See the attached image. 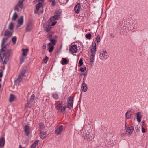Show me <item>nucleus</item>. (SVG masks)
Segmentation results:
<instances>
[{
	"mask_svg": "<svg viewBox=\"0 0 148 148\" xmlns=\"http://www.w3.org/2000/svg\"><path fill=\"white\" fill-rule=\"evenodd\" d=\"M136 115L137 119L138 121V122H140L142 117L140 112H137L136 114Z\"/></svg>",
	"mask_w": 148,
	"mask_h": 148,
	"instance_id": "4be33fe9",
	"label": "nucleus"
},
{
	"mask_svg": "<svg viewBox=\"0 0 148 148\" xmlns=\"http://www.w3.org/2000/svg\"><path fill=\"white\" fill-rule=\"evenodd\" d=\"M33 27V22L32 20H29L28 22V31L31 30Z\"/></svg>",
	"mask_w": 148,
	"mask_h": 148,
	"instance_id": "aec40b11",
	"label": "nucleus"
},
{
	"mask_svg": "<svg viewBox=\"0 0 148 148\" xmlns=\"http://www.w3.org/2000/svg\"><path fill=\"white\" fill-rule=\"evenodd\" d=\"M110 36L112 38H114L115 37V35L112 33H111Z\"/></svg>",
	"mask_w": 148,
	"mask_h": 148,
	"instance_id": "8fccbe9b",
	"label": "nucleus"
},
{
	"mask_svg": "<svg viewBox=\"0 0 148 148\" xmlns=\"http://www.w3.org/2000/svg\"><path fill=\"white\" fill-rule=\"evenodd\" d=\"M19 148H22V146L21 145L19 146Z\"/></svg>",
	"mask_w": 148,
	"mask_h": 148,
	"instance_id": "13d9d810",
	"label": "nucleus"
},
{
	"mask_svg": "<svg viewBox=\"0 0 148 148\" xmlns=\"http://www.w3.org/2000/svg\"><path fill=\"white\" fill-rule=\"evenodd\" d=\"M25 108H27L28 107L27 105H25Z\"/></svg>",
	"mask_w": 148,
	"mask_h": 148,
	"instance_id": "bf43d9fd",
	"label": "nucleus"
},
{
	"mask_svg": "<svg viewBox=\"0 0 148 148\" xmlns=\"http://www.w3.org/2000/svg\"><path fill=\"white\" fill-rule=\"evenodd\" d=\"M63 130V127L62 125L59 126L56 130V133L57 135L59 134Z\"/></svg>",
	"mask_w": 148,
	"mask_h": 148,
	"instance_id": "2eb2a0df",
	"label": "nucleus"
},
{
	"mask_svg": "<svg viewBox=\"0 0 148 148\" xmlns=\"http://www.w3.org/2000/svg\"><path fill=\"white\" fill-rule=\"evenodd\" d=\"M18 17V16L16 12H15L12 16V20L14 21H16Z\"/></svg>",
	"mask_w": 148,
	"mask_h": 148,
	"instance_id": "c85d7f7f",
	"label": "nucleus"
},
{
	"mask_svg": "<svg viewBox=\"0 0 148 148\" xmlns=\"http://www.w3.org/2000/svg\"><path fill=\"white\" fill-rule=\"evenodd\" d=\"M52 97L55 99H57L58 98V95L56 93H53L52 95Z\"/></svg>",
	"mask_w": 148,
	"mask_h": 148,
	"instance_id": "a19ab883",
	"label": "nucleus"
},
{
	"mask_svg": "<svg viewBox=\"0 0 148 148\" xmlns=\"http://www.w3.org/2000/svg\"><path fill=\"white\" fill-rule=\"evenodd\" d=\"M1 81V79H0V82Z\"/></svg>",
	"mask_w": 148,
	"mask_h": 148,
	"instance_id": "680f3d73",
	"label": "nucleus"
},
{
	"mask_svg": "<svg viewBox=\"0 0 148 148\" xmlns=\"http://www.w3.org/2000/svg\"><path fill=\"white\" fill-rule=\"evenodd\" d=\"M109 57V54L108 51L106 50H103L100 51L99 55L100 58L102 60H106Z\"/></svg>",
	"mask_w": 148,
	"mask_h": 148,
	"instance_id": "423d86ee",
	"label": "nucleus"
},
{
	"mask_svg": "<svg viewBox=\"0 0 148 148\" xmlns=\"http://www.w3.org/2000/svg\"><path fill=\"white\" fill-rule=\"evenodd\" d=\"M81 5L79 3H77L74 8V10L77 13L79 12L80 10Z\"/></svg>",
	"mask_w": 148,
	"mask_h": 148,
	"instance_id": "dca6fc26",
	"label": "nucleus"
},
{
	"mask_svg": "<svg viewBox=\"0 0 148 148\" xmlns=\"http://www.w3.org/2000/svg\"><path fill=\"white\" fill-rule=\"evenodd\" d=\"M135 128L136 130H137L138 129V126H136L135 127Z\"/></svg>",
	"mask_w": 148,
	"mask_h": 148,
	"instance_id": "6e6d98bb",
	"label": "nucleus"
},
{
	"mask_svg": "<svg viewBox=\"0 0 148 148\" xmlns=\"http://www.w3.org/2000/svg\"><path fill=\"white\" fill-rule=\"evenodd\" d=\"M38 143L39 140H36L31 145V148H36V146L38 144Z\"/></svg>",
	"mask_w": 148,
	"mask_h": 148,
	"instance_id": "bb28decb",
	"label": "nucleus"
},
{
	"mask_svg": "<svg viewBox=\"0 0 148 148\" xmlns=\"http://www.w3.org/2000/svg\"><path fill=\"white\" fill-rule=\"evenodd\" d=\"M35 95L34 94L32 95H31V96L30 97V101L31 102L33 101L35 99Z\"/></svg>",
	"mask_w": 148,
	"mask_h": 148,
	"instance_id": "c03bdc74",
	"label": "nucleus"
},
{
	"mask_svg": "<svg viewBox=\"0 0 148 148\" xmlns=\"http://www.w3.org/2000/svg\"><path fill=\"white\" fill-rule=\"evenodd\" d=\"M67 108V106H64L61 109V111L62 112L63 114H64L65 113V109Z\"/></svg>",
	"mask_w": 148,
	"mask_h": 148,
	"instance_id": "e433bc0d",
	"label": "nucleus"
},
{
	"mask_svg": "<svg viewBox=\"0 0 148 148\" xmlns=\"http://www.w3.org/2000/svg\"><path fill=\"white\" fill-rule=\"evenodd\" d=\"M132 25L130 26V29L132 30H133L136 29L135 26L136 25V23L135 21H133L132 22Z\"/></svg>",
	"mask_w": 148,
	"mask_h": 148,
	"instance_id": "cd10ccee",
	"label": "nucleus"
},
{
	"mask_svg": "<svg viewBox=\"0 0 148 148\" xmlns=\"http://www.w3.org/2000/svg\"><path fill=\"white\" fill-rule=\"evenodd\" d=\"M120 136L121 137H123L125 135V131L124 130H121L120 131Z\"/></svg>",
	"mask_w": 148,
	"mask_h": 148,
	"instance_id": "f704fd0d",
	"label": "nucleus"
},
{
	"mask_svg": "<svg viewBox=\"0 0 148 148\" xmlns=\"http://www.w3.org/2000/svg\"><path fill=\"white\" fill-rule=\"evenodd\" d=\"M50 2H52V6H54L56 4V2L55 0H49Z\"/></svg>",
	"mask_w": 148,
	"mask_h": 148,
	"instance_id": "49530a36",
	"label": "nucleus"
},
{
	"mask_svg": "<svg viewBox=\"0 0 148 148\" xmlns=\"http://www.w3.org/2000/svg\"><path fill=\"white\" fill-rule=\"evenodd\" d=\"M91 37V34L90 33L86 34L85 35V37L88 39H90Z\"/></svg>",
	"mask_w": 148,
	"mask_h": 148,
	"instance_id": "58836bf2",
	"label": "nucleus"
},
{
	"mask_svg": "<svg viewBox=\"0 0 148 148\" xmlns=\"http://www.w3.org/2000/svg\"><path fill=\"white\" fill-rule=\"evenodd\" d=\"M28 51V49H23L22 50V54L20 58V63L22 64L24 61L25 59L26 58V53Z\"/></svg>",
	"mask_w": 148,
	"mask_h": 148,
	"instance_id": "6e6552de",
	"label": "nucleus"
},
{
	"mask_svg": "<svg viewBox=\"0 0 148 148\" xmlns=\"http://www.w3.org/2000/svg\"><path fill=\"white\" fill-rule=\"evenodd\" d=\"M83 136L84 140L88 141L92 140L93 139L92 136L88 131L84 132Z\"/></svg>",
	"mask_w": 148,
	"mask_h": 148,
	"instance_id": "0eeeda50",
	"label": "nucleus"
},
{
	"mask_svg": "<svg viewBox=\"0 0 148 148\" xmlns=\"http://www.w3.org/2000/svg\"><path fill=\"white\" fill-rule=\"evenodd\" d=\"M3 74L2 72H0V77H2Z\"/></svg>",
	"mask_w": 148,
	"mask_h": 148,
	"instance_id": "5fc2aeb1",
	"label": "nucleus"
},
{
	"mask_svg": "<svg viewBox=\"0 0 148 148\" xmlns=\"http://www.w3.org/2000/svg\"><path fill=\"white\" fill-rule=\"evenodd\" d=\"M49 47V52H52L54 49V47L53 45H52L51 43H49L47 45Z\"/></svg>",
	"mask_w": 148,
	"mask_h": 148,
	"instance_id": "a878e982",
	"label": "nucleus"
},
{
	"mask_svg": "<svg viewBox=\"0 0 148 148\" xmlns=\"http://www.w3.org/2000/svg\"><path fill=\"white\" fill-rule=\"evenodd\" d=\"M46 45H43V46H42V49H45L46 48Z\"/></svg>",
	"mask_w": 148,
	"mask_h": 148,
	"instance_id": "603ef678",
	"label": "nucleus"
},
{
	"mask_svg": "<svg viewBox=\"0 0 148 148\" xmlns=\"http://www.w3.org/2000/svg\"><path fill=\"white\" fill-rule=\"evenodd\" d=\"M23 16H21L18 20L17 25L16 26V28L19 27L23 24Z\"/></svg>",
	"mask_w": 148,
	"mask_h": 148,
	"instance_id": "f8f14e48",
	"label": "nucleus"
},
{
	"mask_svg": "<svg viewBox=\"0 0 148 148\" xmlns=\"http://www.w3.org/2000/svg\"><path fill=\"white\" fill-rule=\"evenodd\" d=\"M62 103H60L59 104H58L56 107V109L58 110H60L61 111V109H62Z\"/></svg>",
	"mask_w": 148,
	"mask_h": 148,
	"instance_id": "473e14b6",
	"label": "nucleus"
},
{
	"mask_svg": "<svg viewBox=\"0 0 148 148\" xmlns=\"http://www.w3.org/2000/svg\"><path fill=\"white\" fill-rule=\"evenodd\" d=\"M77 50V47L75 45H74L71 46L69 50L73 53H76Z\"/></svg>",
	"mask_w": 148,
	"mask_h": 148,
	"instance_id": "ddd939ff",
	"label": "nucleus"
},
{
	"mask_svg": "<svg viewBox=\"0 0 148 148\" xmlns=\"http://www.w3.org/2000/svg\"><path fill=\"white\" fill-rule=\"evenodd\" d=\"M132 112L131 110H128L125 114L126 117L127 119H130L132 117Z\"/></svg>",
	"mask_w": 148,
	"mask_h": 148,
	"instance_id": "a211bd4d",
	"label": "nucleus"
},
{
	"mask_svg": "<svg viewBox=\"0 0 148 148\" xmlns=\"http://www.w3.org/2000/svg\"><path fill=\"white\" fill-rule=\"evenodd\" d=\"M3 46H1L2 49L0 51V55L1 56H3L4 57L3 64H6L9 60L10 57L12 54V53L10 49H7L5 47Z\"/></svg>",
	"mask_w": 148,
	"mask_h": 148,
	"instance_id": "f257e3e1",
	"label": "nucleus"
},
{
	"mask_svg": "<svg viewBox=\"0 0 148 148\" xmlns=\"http://www.w3.org/2000/svg\"><path fill=\"white\" fill-rule=\"evenodd\" d=\"M43 27L46 32L49 31L51 28L50 23L49 22L45 23L43 24Z\"/></svg>",
	"mask_w": 148,
	"mask_h": 148,
	"instance_id": "9b49d317",
	"label": "nucleus"
},
{
	"mask_svg": "<svg viewBox=\"0 0 148 148\" xmlns=\"http://www.w3.org/2000/svg\"><path fill=\"white\" fill-rule=\"evenodd\" d=\"M17 40V38L16 36H14L12 39V41L14 44H15Z\"/></svg>",
	"mask_w": 148,
	"mask_h": 148,
	"instance_id": "ea45409f",
	"label": "nucleus"
},
{
	"mask_svg": "<svg viewBox=\"0 0 148 148\" xmlns=\"http://www.w3.org/2000/svg\"><path fill=\"white\" fill-rule=\"evenodd\" d=\"M81 88L82 90L84 92H85L87 90V85L85 83L84 78L83 79V81L82 85Z\"/></svg>",
	"mask_w": 148,
	"mask_h": 148,
	"instance_id": "4468645a",
	"label": "nucleus"
},
{
	"mask_svg": "<svg viewBox=\"0 0 148 148\" xmlns=\"http://www.w3.org/2000/svg\"><path fill=\"white\" fill-rule=\"evenodd\" d=\"M62 64L63 65L67 64L69 62L65 58H63L62 59Z\"/></svg>",
	"mask_w": 148,
	"mask_h": 148,
	"instance_id": "c756f323",
	"label": "nucleus"
},
{
	"mask_svg": "<svg viewBox=\"0 0 148 148\" xmlns=\"http://www.w3.org/2000/svg\"><path fill=\"white\" fill-rule=\"evenodd\" d=\"M78 66L80 67L83 64V60L82 58H80Z\"/></svg>",
	"mask_w": 148,
	"mask_h": 148,
	"instance_id": "37998d69",
	"label": "nucleus"
},
{
	"mask_svg": "<svg viewBox=\"0 0 148 148\" xmlns=\"http://www.w3.org/2000/svg\"><path fill=\"white\" fill-rule=\"evenodd\" d=\"M142 132L143 133H144L145 132V130L143 127L142 128Z\"/></svg>",
	"mask_w": 148,
	"mask_h": 148,
	"instance_id": "3c124183",
	"label": "nucleus"
},
{
	"mask_svg": "<svg viewBox=\"0 0 148 148\" xmlns=\"http://www.w3.org/2000/svg\"><path fill=\"white\" fill-rule=\"evenodd\" d=\"M49 58L47 56H46L43 59V61L45 62V63H46Z\"/></svg>",
	"mask_w": 148,
	"mask_h": 148,
	"instance_id": "de8ad7c7",
	"label": "nucleus"
},
{
	"mask_svg": "<svg viewBox=\"0 0 148 148\" xmlns=\"http://www.w3.org/2000/svg\"><path fill=\"white\" fill-rule=\"evenodd\" d=\"M95 55V54H92L90 55V62L92 64L93 63L94 60V57Z\"/></svg>",
	"mask_w": 148,
	"mask_h": 148,
	"instance_id": "7c9ffc66",
	"label": "nucleus"
},
{
	"mask_svg": "<svg viewBox=\"0 0 148 148\" xmlns=\"http://www.w3.org/2000/svg\"><path fill=\"white\" fill-rule=\"evenodd\" d=\"M86 67H84V68L81 67L80 69V70L82 72H83L86 70Z\"/></svg>",
	"mask_w": 148,
	"mask_h": 148,
	"instance_id": "a18cd8bd",
	"label": "nucleus"
},
{
	"mask_svg": "<svg viewBox=\"0 0 148 148\" xmlns=\"http://www.w3.org/2000/svg\"><path fill=\"white\" fill-rule=\"evenodd\" d=\"M28 135H29V130H28Z\"/></svg>",
	"mask_w": 148,
	"mask_h": 148,
	"instance_id": "052dcab7",
	"label": "nucleus"
},
{
	"mask_svg": "<svg viewBox=\"0 0 148 148\" xmlns=\"http://www.w3.org/2000/svg\"><path fill=\"white\" fill-rule=\"evenodd\" d=\"M61 11L60 10L56 11L55 12L54 15L58 19H59V17L61 15Z\"/></svg>",
	"mask_w": 148,
	"mask_h": 148,
	"instance_id": "412c9836",
	"label": "nucleus"
},
{
	"mask_svg": "<svg viewBox=\"0 0 148 148\" xmlns=\"http://www.w3.org/2000/svg\"><path fill=\"white\" fill-rule=\"evenodd\" d=\"M67 101V108L71 109L73 107V98L71 96L69 97L68 98Z\"/></svg>",
	"mask_w": 148,
	"mask_h": 148,
	"instance_id": "1a4fd4ad",
	"label": "nucleus"
},
{
	"mask_svg": "<svg viewBox=\"0 0 148 148\" xmlns=\"http://www.w3.org/2000/svg\"><path fill=\"white\" fill-rule=\"evenodd\" d=\"M133 127L132 126H130L127 128L126 130V132L128 134H130L132 133Z\"/></svg>",
	"mask_w": 148,
	"mask_h": 148,
	"instance_id": "b1692460",
	"label": "nucleus"
},
{
	"mask_svg": "<svg viewBox=\"0 0 148 148\" xmlns=\"http://www.w3.org/2000/svg\"><path fill=\"white\" fill-rule=\"evenodd\" d=\"M40 138L44 139L46 137V133L45 132H42V130H40Z\"/></svg>",
	"mask_w": 148,
	"mask_h": 148,
	"instance_id": "5701e85b",
	"label": "nucleus"
},
{
	"mask_svg": "<svg viewBox=\"0 0 148 148\" xmlns=\"http://www.w3.org/2000/svg\"><path fill=\"white\" fill-rule=\"evenodd\" d=\"M56 37V36H53L51 34H49L47 36L48 39L51 42V45H55L56 42V40L54 39Z\"/></svg>",
	"mask_w": 148,
	"mask_h": 148,
	"instance_id": "9d476101",
	"label": "nucleus"
},
{
	"mask_svg": "<svg viewBox=\"0 0 148 148\" xmlns=\"http://www.w3.org/2000/svg\"><path fill=\"white\" fill-rule=\"evenodd\" d=\"M26 30L27 32L28 31V25H27L26 26Z\"/></svg>",
	"mask_w": 148,
	"mask_h": 148,
	"instance_id": "4d7b16f0",
	"label": "nucleus"
},
{
	"mask_svg": "<svg viewBox=\"0 0 148 148\" xmlns=\"http://www.w3.org/2000/svg\"><path fill=\"white\" fill-rule=\"evenodd\" d=\"M25 0H19L16 4L14 7V10L17 12H19L20 10H21L23 6V2Z\"/></svg>",
	"mask_w": 148,
	"mask_h": 148,
	"instance_id": "20e7f679",
	"label": "nucleus"
},
{
	"mask_svg": "<svg viewBox=\"0 0 148 148\" xmlns=\"http://www.w3.org/2000/svg\"><path fill=\"white\" fill-rule=\"evenodd\" d=\"M39 127L40 129V130H42L45 127L44 124L42 123H40L39 124Z\"/></svg>",
	"mask_w": 148,
	"mask_h": 148,
	"instance_id": "72a5a7b5",
	"label": "nucleus"
},
{
	"mask_svg": "<svg viewBox=\"0 0 148 148\" xmlns=\"http://www.w3.org/2000/svg\"><path fill=\"white\" fill-rule=\"evenodd\" d=\"M14 31L9 30L7 29L6 30L4 33V36L5 37L3 38V41L1 44L2 46H3V44L10 38L11 36H12Z\"/></svg>",
	"mask_w": 148,
	"mask_h": 148,
	"instance_id": "f03ea898",
	"label": "nucleus"
},
{
	"mask_svg": "<svg viewBox=\"0 0 148 148\" xmlns=\"http://www.w3.org/2000/svg\"><path fill=\"white\" fill-rule=\"evenodd\" d=\"M82 75H84V77H86V76L87 73H84L82 74Z\"/></svg>",
	"mask_w": 148,
	"mask_h": 148,
	"instance_id": "864d4df0",
	"label": "nucleus"
},
{
	"mask_svg": "<svg viewBox=\"0 0 148 148\" xmlns=\"http://www.w3.org/2000/svg\"><path fill=\"white\" fill-rule=\"evenodd\" d=\"M57 19H58L55 16V15H54V16L50 17L49 21V22H51Z\"/></svg>",
	"mask_w": 148,
	"mask_h": 148,
	"instance_id": "c9c22d12",
	"label": "nucleus"
},
{
	"mask_svg": "<svg viewBox=\"0 0 148 148\" xmlns=\"http://www.w3.org/2000/svg\"><path fill=\"white\" fill-rule=\"evenodd\" d=\"M36 2L40 1L36 4V9L34 11L35 14H37L40 12L39 11L42 9V3L44 2V0H35Z\"/></svg>",
	"mask_w": 148,
	"mask_h": 148,
	"instance_id": "39448f33",
	"label": "nucleus"
},
{
	"mask_svg": "<svg viewBox=\"0 0 148 148\" xmlns=\"http://www.w3.org/2000/svg\"><path fill=\"white\" fill-rule=\"evenodd\" d=\"M96 44L95 42H94L92 44V47L91 49V52L92 54H95L96 51Z\"/></svg>",
	"mask_w": 148,
	"mask_h": 148,
	"instance_id": "f3484780",
	"label": "nucleus"
},
{
	"mask_svg": "<svg viewBox=\"0 0 148 148\" xmlns=\"http://www.w3.org/2000/svg\"><path fill=\"white\" fill-rule=\"evenodd\" d=\"M15 98L16 96L15 95L12 94H10L9 99V101L10 102H12L13 101Z\"/></svg>",
	"mask_w": 148,
	"mask_h": 148,
	"instance_id": "2f4dec72",
	"label": "nucleus"
},
{
	"mask_svg": "<svg viewBox=\"0 0 148 148\" xmlns=\"http://www.w3.org/2000/svg\"><path fill=\"white\" fill-rule=\"evenodd\" d=\"M8 30L13 31L14 29V24L12 22H11L9 24L8 27Z\"/></svg>",
	"mask_w": 148,
	"mask_h": 148,
	"instance_id": "393cba45",
	"label": "nucleus"
},
{
	"mask_svg": "<svg viewBox=\"0 0 148 148\" xmlns=\"http://www.w3.org/2000/svg\"><path fill=\"white\" fill-rule=\"evenodd\" d=\"M95 41L97 43L100 42V36L99 35H98L97 36Z\"/></svg>",
	"mask_w": 148,
	"mask_h": 148,
	"instance_id": "4c0bfd02",
	"label": "nucleus"
},
{
	"mask_svg": "<svg viewBox=\"0 0 148 148\" xmlns=\"http://www.w3.org/2000/svg\"><path fill=\"white\" fill-rule=\"evenodd\" d=\"M5 142L4 138L2 137L0 138V148H2L4 147Z\"/></svg>",
	"mask_w": 148,
	"mask_h": 148,
	"instance_id": "6ab92c4d",
	"label": "nucleus"
},
{
	"mask_svg": "<svg viewBox=\"0 0 148 148\" xmlns=\"http://www.w3.org/2000/svg\"><path fill=\"white\" fill-rule=\"evenodd\" d=\"M27 70V67H25L23 68L21 73L18 75L17 79L15 81V83L18 84H19L22 81L23 77L25 76V74Z\"/></svg>",
	"mask_w": 148,
	"mask_h": 148,
	"instance_id": "7ed1b4c3",
	"label": "nucleus"
},
{
	"mask_svg": "<svg viewBox=\"0 0 148 148\" xmlns=\"http://www.w3.org/2000/svg\"><path fill=\"white\" fill-rule=\"evenodd\" d=\"M57 22L56 21H54L52 23V24L51 25V26H54L56 23Z\"/></svg>",
	"mask_w": 148,
	"mask_h": 148,
	"instance_id": "09e8293b",
	"label": "nucleus"
},
{
	"mask_svg": "<svg viewBox=\"0 0 148 148\" xmlns=\"http://www.w3.org/2000/svg\"><path fill=\"white\" fill-rule=\"evenodd\" d=\"M24 131L26 136H28V126L26 125L25 126Z\"/></svg>",
	"mask_w": 148,
	"mask_h": 148,
	"instance_id": "79ce46f5",
	"label": "nucleus"
}]
</instances>
